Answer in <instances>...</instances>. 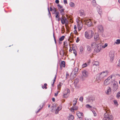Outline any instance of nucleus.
<instances>
[{
	"label": "nucleus",
	"mask_w": 120,
	"mask_h": 120,
	"mask_svg": "<svg viewBox=\"0 0 120 120\" xmlns=\"http://www.w3.org/2000/svg\"><path fill=\"white\" fill-rule=\"evenodd\" d=\"M62 19H61V22L63 24H64L65 22V21L64 19L62 17Z\"/></svg>",
	"instance_id": "obj_33"
},
{
	"label": "nucleus",
	"mask_w": 120,
	"mask_h": 120,
	"mask_svg": "<svg viewBox=\"0 0 120 120\" xmlns=\"http://www.w3.org/2000/svg\"><path fill=\"white\" fill-rule=\"evenodd\" d=\"M108 90L106 92V94H108L111 91V89L109 87H108Z\"/></svg>",
	"instance_id": "obj_26"
},
{
	"label": "nucleus",
	"mask_w": 120,
	"mask_h": 120,
	"mask_svg": "<svg viewBox=\"0 0 120 120\" xmlns=\"http://www.w3.org/2000/svg\"><path fill=\"white\" fill-rule=\"evenodd\" d=\"M86 47L87 50L89 52H90L91 51V47L90 45H87Z\"/></svg>",
	"instance_id": "obj_19"
},
{
	"label": "nucleus",
	"mask_w": 120,
	"mask_h": 120,
	"mask_svg": "<svg viewBox=\"0 0 120 120\" xmlns=\"http://www.w3.org/2000/svg\"><path fill=\"white\" fill-rule=\"evenodd\" d=\"M94 34L93 31L92 30H90L88 32H86L85 33V36L87 38L90 39L93 36Z\"/></svg>",
	"instance_id": "obj_3"
},
{
	"label": "nucleus",
	"mask_w": 120,
	"mask_h": 120,
	"mask_svg": "<svg viewBox=\"0 0 120 120\" xmlns=\"http://www.w3.org/2000/svg\"><path fill=\"white\" fill-rule=\"evenodd\" d=\"M114 52L113 51H110L109 53V56L110 58V60L111 61H112L114 59Z\"/></svg>",
	"instance_id": "obj_4"
},
{
	"label": "nucleus",
	"mask_w": 120,
	"mask_h": 120,
	"mask_svg": "<svg viewBox=\"0 0 120 120\" xmlns=\"http://www.w3.org/2000/svg\"><path fill=\"white\" fill-rule=\"evenodd\" d=\"M77 115L78 117L80 118L82 116L83 113L82 112H80L79 111H77Z\"/></svg>",
	"instance_id": "obj_15"
},
{
	"label": "nucleus",
	"mask_w": 120,
	"mask_h": 120,
	"mask_svg": "<svg viewBox=\"0 0 120 120\" xmlns=\"http://www.w3.org/2000/svg\"><path fill=\"white\" fill-rule=\"evenodd\" d=\"M64 9H61V10L60 9L59 10L60 11V13L62 12H63L64 11Z\"/></svg>",
	"instance_id": "obj_48"
},
{
	"label": "nucleus",
	"mask_w": 120,
	"mask_h": 120,
	"mask_svg": "<svg viewBox=\"0 0 120 120\" xmlns=\"http://www.w3.org/2000/svg\"><path fill=\"white\" fill-rule=\"evenodd\" d=\"M119 63L118 64V66L120 67V58L119 61Z\"/></svg>",
	"instance_id": "obj_52"
},
{
	"label": "nucleus",
	"mask_w": 120,
	"mask_h": 120,
	"mask_svg": "<svg viewBox=\"0 0 120 120\" xmlns=\"http://www.w3.org/2000/svg\"><path fill=\"white\" fill-rule=\"evenodd\" d=\"M69 77V75L68 73H66V79H68Z\"/></svg>",
	"instance_id": "obj_41"
},
{
	"label": "nucleus",
	"mask_w": 120,
	"mask_h": 120,
	"mask_svg": "<svg viewBox=\"0 0 120 120\" xmlns=\"http://www.w3.org/2000/svg\"><path fill=\"white\" fill-rule=\"evenodd\" d=\"M58 6L59 10H60V8H63V7L59 4L58 5Z\"/></svg>",
	"instance_id": "obj_40"
},
{
	"label": "nucleus",
	"mask_w": 120,
	"mask_h": 120,
	"mask_svg": "<svg viewBox=\"0 0 120 120\" xmlns=\"http://www.w3.org/2000/svg\"><path fill=\"white\" fill-rule=\"evenodd\" d=\"M89 99L90 101H93L95 100L94 98L93 97H90L89 98Z\"/></svg>",
	"instance_id": "obj_29"
},
{
	"label": "nucleus",
	"mask_w": 120,
	"mask_h": 120,
	"mask_svg": "<svg viewBox=\"0 0 120 120\" xmlns=\"http://www.w3.org/2000/svg\"><path fill=\"white\" fill-rule=\"evenodd\" d=\"M102 49L101 45H98L97 46V47L95 49V50L97 52H99Z\"/></svg>",
	"instance_id": "obj_9"
},
{
	"label": "nucleus",
	"mask_w": 120,
	"mask_h": 120,
	"mask_svg": "<svg viewBox=\"0 0 120 120\" xmlns=\"http://www.w3.org/2000/svg\"><path fill=\"white\" fill-rule=\"evenodd\" d=\"M114 102L115 105H117V102L116 100H114Z\"/></svg>",
	"instance_id": "obj_46"
},
{
	"label": "nucleus",
	"mask_w": 120,
	"mask_h": 120,
	"mask_svg": "<svg viewBox=\"0 0 120 120\" xmlns=\"http://www.w3.org/2000/svg\"><path fill=\"white\" fill-rule=\"evenodd\" d=\"M68 94V93H66L65 94H63V96L64 98H66V96L65 95H67Z\"/></svg>",
	"instance_id": "obj_49"
},
{
	"label": "nucleus",
	"mask_w": 120,
	"mask_h": 120,
	"mask_svg": "<svg viewBox=\"0 0 120 120\" xmlns=\"http://www.w3.org/2000/svg\"><path fill=\"white\" fill-rule=\"evenodd\" d=\"M55 3L57 4H58L59 3V0H56L55 1Z\"/></svg>",
	"instance_id": "obj_50"
},
{
	"label": "nucleus",
	"mask_w": 120,
	"mask_h": 120,
	"mask_svg": "<svg viewBox=\"0 0 120 120\" xmlns=\"http://www.w3.org/2000/svg\"><path fill=\"white\" fill-rule=\"evenodd\" d=\"M72 50H73V51L74 50H75L74 47H72Z\"/></svg>",
	"instance_id": "obj_64"
},
{
	"label": "nucleus",
	"mask_w": 120,
	"mask_h": 120,
	"mask_svg": "<svg viewBox=\"0 0 120 120\" xmlns=\"http://www.w3.org/2000/svg\"><path fill=\"white\" fill-rule=\"evenodd\" d=\"M78 107H73V108L71 109V111H73H73H74V110H77L78 109Z\"/></svg>",
	"instance_id": "obj_34"
},
{
	"label": "nucleus",
	"mask_w": 120,
	"mask_h": 120,
	"mask_svg": "<svg viewBox=\"0 0 120 120\" xmlns=\"http://www.w3.org/2000/svg\"><path fill=\"white\" fill-rule=\"evenodd\" d=\"M98 12V13L101 15L102 14V10L99 8H98L97 9Z\"/></svg>",
	"instance_id": "obj_23"
},
{
	"label": "nucleus",
	"mask_w": 120,
	"mask_h": 120,
	"mask_svg": "<svg viewBox=\"0 0 120 120\" xmlns=\"http://www.w3.org/2000/svg\"><path fill=\"white\" fill-rule=\"evenodd\" d=\"M94 40L95 41H97L99 39V34L98 33H95L94 36Z\"/></svg>",
	"instance_id": "obj_10"
},
{
	"label": "nucleus",
	"mask_w": 120,
	"mask_h": 120,
	"mask_svg": "<svg viewBox=\"0 0 120 120\" xmlns=\"http://www.w3.org/2000/svg\"><path fill=\"white\" fill-rule=\"evenodd\" d=\"M80 52H79V54H81L83 52V47L81 46L80 47Z\"/></svg>",
	"instance_id": "obj_20"
},
{
	"label": "nucleus",
	"mask_w": 120,
	"mask_h": 120,
	"mask_svg": "<svg viewBox=\"0 0 120 120\" xmlns=\"http://www.w3.org/2000/svg\"><path fill=\"white\" fill-rule=\"evenodd\" d=\"M70 5L71 7H73L75 5V4L71 2L70 3Z\"/></svg>",
	"instance_id": "obj_35"
},
{
	"label": "nucleus",
	"mask_w": 120,
	"mask_h": 120,
	"mask_svg": "<svg viewBox=\"0 0 120 120\" xmlns=\"http://www.w3.org/2000/svg\"><path fill=\"white\" fill-rule=\"evenodd\" d=\"M82 77L87 78L88 75V72L86 70H84L82 72Z\"/></svg>",
	"instance_id": "obj_6"
},
{
	"label": "nucleus",
	"mask_w": 120,
	"mask_h": 120,
	"mask_svg": "<svg viewBox=\"0 0 120 120\" xmlns=\"http://www.w3.org/2000/svg\"><path fill=\"white\" fill-rule=\"evenodd\" d=\"M85 120H91L90 119H88L87 118H85Z\"/></svg>",
	"instance_id": "obj_58"
},
{
	"label": "nucleus",
	"mask_w": 120,
	"mask_h": 120,
	"mask_svg": "<svg viewBox=\"0 0 120 120\" xmlns=\"http://www.w3.org/2000/svg\"><path fill=\"white\" fill-rule=\"evenodd\" d=\"M53 37H54V41H55V40H56L55 38V37L54 36V33L53 34Z\"/></svg>",
	"instance_id": "obj_61"
},
{
	"label": "nucleus",
	"mask_w": 120,
	"mask_h": 120,
	"mask_svg": "<svg viewBox=\"0 0 120 120\" xmlns=\"http://www.w3.org/2000/svg\"><path fill=\"white\" fill-rule=\"evenodd\" d=\"M44 86L42 85V87L43 89H44L45 88V89H46L47 88V87H46L47 86V84L46 83H45L44 84Z\"/></svg>",
	"instance_id": "obj_30"
},
{
	"label": "nucleus",
	"mask_w": 120,
	"mask_h": 120,
	"mask_svg": "<svg viewBox=\"0 0 120 120\" xmlns=\"http://www.w3.org/2000/svg\"><path fill=\"white\" fill-rule=\"evenodd\" d=\"M74 32L75 34H76L77 33V31L76 30H75L74 31Z\"/></svg>",
	"instance_id": "obj_62"
},
{
	"label": "nucleus",
	"mask_w": 120,
	"mask_h": 120,
	"mask_svg": "<svg viewBox=\"0 0 120 120\" xmlns=\"http://www.w3.org/2000/svg\"><path fill=\"white\" fill-rule=\"evenodd\" d=\"M48 12H49V15H50L51 13H50V12L49 11V7L48 8Z\"/></svg>",
	"instance_id": "obj_56"
},
{
	"label": "nucleus",
	"mask_w": 120,
	"mask_h": 120,
	"mask_svg": "<svg viewBox=\"0 0 120 120\" xmlns=\"http://www.w3.org/2000/svg\"><path fill=\"white\" fill-rule=\"evenodd\" d=\"M103 120H112L113 119L112 116L107 112L104 115Z\"/></svg>",
	"instance_id": "obj_1"
},
{
	"label": "nucleus",
	"mask_w": 120,
	"mask_h": 120,
	"mask_svg": "<svg viewBox=\"0 0 120 120\" xmlns=\"http://www.w3.org/2000/svg\"><path fill=\"white\" fill-rule=\"evenodd\" d=\"M52 11H54V13H55V12H57L56 11V8H54L53 9H52Z\"/></svg>",
	"instance_id": "obj_47"
},
{
	"label": "nucleus",
	"mask_w": 120,
	"mask_h": 120,
	"mask_svg": "<svg viewBox=\"0 0 120 120\" xmlns=\"http://www.w3.org/2000/svg\"><path fill=\"white\" fill-rule=\"evenodd\" d=\"M61 85L60 84H59V85H58L57 86V87H58V89L60 90L61 88Z\"/></svg>",
	"instance_id": "obj_44"
},
{
	"label": "nucleus",
	"mask_w": 120,
	"mask_h": 120,
	"mask_svg": "<svg viewBox=\"0 0 120 120\" xmlns=\"http://www.w3.org/2000/svg\"><path fill=\"white\" fill-rule=\"evenodd\" d=\"M79 41V39L78 38H77V39L76 40V42H78Z\"/></svg>",
	"instance_id": "obj_54"
},
{
	"label": "nucleus",
	"mask_w": 120,
	"mask_h": 120,
	"mask_svg": "<svg viewBox=\"0 0 120 120\" xmlns=\"http://www.w3.org/2000/svg\"><path fill=\"white\" fill-rule=\"evenodd\" d=\"M92 4L94 6H96L97 4L95 0H93L92 1Z\"/></svg>",
	"instance_id": "obj_27"
},
{
	"label": "nucleus",
	"mask_w": 120,
	"mask_h": 120,
	"mask_svg": "<svg viewBox=\"0 0 120 120\" xmlns=\"http://www.w3.org/2000/svg\"><path fill=\"white\" fill-rule=\"evenodd\" d=\"M97 44L96 43V42H93L91 43V46L92 47H95L97 45Z\"/></svg>",
	"instance_id": "obj_24"
},
{
	"label": "nucleus",
	"mask_w": 120,
	"mask_h": 120,
	"mask_svg": "<svg viewBox=\"0 0 120 120\" xmlns=\"http://www.w3.org/2000/svg\"><path fill=\"white\" fill-rule=\"evenodd\" d=\"M76 29H77L76 26V25H75L74 26V29L75 30H76Z\"/></svg>",
	"instance_id": "obj_55"
},
{
	"label": "nucleus",
	"mask_w": 120,
	"mask_h": 120,
	"mask_svg": "<svg viewBox=\"0 0 120 120\" xmlns=\"http://www.w3.org/2000/svg\"><path fill=\"white\" fill-rule=\"evenodd\" d=\"M82 26V22H80L78 24L77 27L79 31H80L81 29Z\"/></svg>",
	"instance_id": "obj_14"
},
{
	"label": "nucleus",
	"mask_w": 120,
	"mask_h": 120,
	"mask_svg": "<svg viewBox=\"0 0 120 120\" xmlns=\"http://www.w3.org/2000/svg\"><path fill=\"white\" fill-rule=\"evenodd\" d=\"M62 66L63 67H65V63L64 61H63L61 62L60 66V68H61V69L62 68Z\"/></svg>",
	"instance_id": "obj_17"
},
{
	"label": "nucleus",
	"mask_w": 120,
	"mask_h": 120,
	"mask_svg": "<svg viewBox=\"0 0 120 120\" xmlns=\"http://www.w3.org/2000/svg\"><path fill=\"white\" fill-rule=\"evenodd\" d=\"M99 64V62L98 61H96L95 62L94 64V65L96 66H98Z\"/></svg>",
	"instance_id": "obj_38"
},
{
	"label": "nucleus",
	"mask_w": 120,
	"mask_h": 120,
	"mask_svg": "<svg viewBox=\"0 0 120 120\" xmlns=\"http://www.w3.org/2000/svg\"><path fill=\"white\" fill-rule=\"evenodd\" d=\"M44 104H42L40 106H39L40 108L38 110V111L36 112V113H37L40 110L42 109V107H43V106L44 105Z\"/></svg>",
	"instance_id": "obj_18"
},
{
	"label": "nucleus",
	"mask_w": 120,
	"mask_h": 120,
	"mask_svg": "<svg viewBox=\"0 0 120 120\" xmlns=\"http://www.w3.org/2000/svg\"><path fill=\"white\" fill-rule=\"evenodd\" d=\"M55 13L56 14V18H58L59 17V16L58 15H59V13L57 11Z\"/></svg>",
	"instance_id": "obj_32"
},
{
	"label": "nucleus",
	"mask_w": 120,
	"mask_h": 120,
	"mask_svg": "<svg viewBox=\"0 0 120 120\" xmlns=\"http://www.w3.org/2000/svg\"><path fill=\"white\" fill-rule=\"evenodd\" d=\"M112 78V76L111 75L108 77L104 82V84L105 85H107L109 83V81L110 79Z\"/></svg>",
	"instance_id": "obj_5"
},
{
	"label": "nucleus",
	"mask_w": 120,
	"mask_h": 120,
	"mask_svg": "<svg viewBox=\"0 0 120 120\" xmlns=\"http://www.w3.org/2000/svg\"><path fill=\"white\" fill-rule=\"evenodd\" d=\"M68 118L69 120H73L74 119V117L73 115H70Z\"/></svg>",
	"instance_id": "obj_21"
},
{
	"label": "nucleus",
	"mask_w": 120,
	"mask_h": 120,
	"mask_svg": "<svg viewBox=\"0 0 120 120\" xmlns=\"http://www.w3.org/2000/svg\"><path fill=\"white\" fill-rule=\"evenodd\" d=\"M64 4H67V0H64Z\"/></svg>",
	"instance_id": "obj_51"
},
{
	"label": "nucleus",
	"mask_w": 120,
	"mask_h": 120,
	"mask_svg": "<svg viewBox=\"0 0 120 120\" xmlns=\"http://www.w3.org/2000/svg\"><path fill=\"white\" fill-rule=\"evenodd\" d=\"M120 97V91L118 92L116 94V97L117 98H119Z\"/></svg>",
	"instance_id": "obj_28"
},
{
	"label": "nucleus",
	"mask_w": 120,
	"mask_h": 120,
	"mask_svg": "<svg viewBox=\"0 0 120 120\" xmlns=\"http://www.w3.org/2000/svg\"><path fill=\"white\" fill-rule=\"evenodd\" d=\"M61 109V107H58L57 109H56L55 112V113L56 114H57L58 113V112Z\"/></svg>",
	"instance_id": "obj_22"
},
{
	"label": "nucleus",
	"mask_w": 120,
	"mask_h": 120,
	"mask_svg": "<svg viewBox=\"0 0 120 120\" xmlns=\"http://www.w3.org/2000/svg\"><path fill=\"white\" fill-rule=\"evenodd\" d=\"M65 36H62L59 39V40L60 41H62L64 38Z\"/></svg>",
	"instance_id": "obj_31"
},
{
	"label": "nucleus",
	"mask_w": 120,
	"mask_h": 120,
	"mask_svg": "<svg viewBox=\"0 0 120 120\" xmlns=\"http://www.w3.org/2000/svg\"><path fill=\"white\" fill-rule=\"evenodd\" d=\"M86 107L87 108H92V107L88 104L86 105Z\"/></svg>",
	"instance_id": "obj_39"
},
{
	"label": "nucleus",
	"mask_w": 120,
	"mask_h": 120,
	"mask_svg": "<svg viewBox=\"0 0 120 120\" xmlns=\"http://www.w3.org/2000/svg\"><path fill=\"white\" fill-rule=\"evenodd\" d=\"M73 53L75 54V56H76L77 55V53L76 51L75 50H74L73 51Z\"/></svg>",
	"instance_id": "obj_43"
},
{
	"label": "nucleus",
	"mask_w": 120,
	"mask_h": 120,
	"mask_svg": "<svg viewBox=\"0 0 120 120\" xmlns=\"http://www.w3.org/2000/svg\"><path fill=\"white\" fill-rule=\"evenodd\" d=\"M50 11H52V8L51 7H50Z\"/></svg>",
	"instance_id": "obj_59"
},
{
	"label": "nucleus",
	"mask_w": 120,
	"mask_h": 120,
	"mask_svg": "<svg viewBox=\"0 0 120 120\" xmlns=\"http://www.w3.org/2000/svg\"><path fill=\"white\" fill-rule=\"evenodd\" d=\"M112 83V90L114 91H116L118 88V84L117 82L115 80H113Z\"/></svg>",
	"instance_id": "obj_2"
},
{
	"label": "nucleus",
	"mask_w": 120,
	"mask_h": 120,
	"mask_svg": "<svg viewBox=\"0 0 120 120\" xmlns=\"http://www.w3.org/2000/svg\"><path fill=\"white\" fill-rule=\"evenodd\" d=\"M82 66V67L83 68L86 67L87 66V65L86 63H85V64H83Z\"/></svg>",
	"instance_id": "obj_37"
},
{
	"label": "nucleus",
	"mask_w": 120,
	"mask_h": 120,
	"mask_svg": "<svg viewBox=\"0 0 120 120\" xmlns=\"http://www.w3.org/2000/svg\"><path fill=\"white\" fill-rule=\"evenodd\" d=\"M79 81V79H76L75 80V82H76V83H77V82H78Z\"/></svg>",
	"instance_id": "obj_53"
},
{
	"label": "nucleus",
	"mask_w": 120,
	"mask_h": 120,
	"mask_svg": "<svg viewBox=\"0 0 120 120\" xmlns=\"http://www.w3.org/2000/svg\"><path fill=\"white\" fill-rule=\"evenodd\" d=\"M52 100L53 101H55V99L54 98H53L52 99Z\"/></svg>",
	"instance_id": "obj_63"
},
{
	"label": "nucleus",
	"mask_w": 120,
	"mask_h": 120,
	"mask_svg": "<svg viewBox=\"0 0 120 120\" xmlns=\"http://www.w3.org/2000/svg\"><path fill=\"white\" fill-rule=\"evenodd\" d=\"M56 75L55 76V78L54 79L53 81V83H54L56 81Z\"/></svg>",
	"instance_id": "obj_45"
},
{
	"label": "nucleus",
	"mask_w": 120,
	"mask_h": 120,
	"mask_svg": "<svg viewBox=\"0 0 120 120\" xmlns=\"http://www.w3.org/2000/svg\"><path fill=\"white\" fill-rule=\"evenodd\" d=\"M77 99V98H75V99L73 100V106H74L76 104Z\"/></svg>",
	"instance_id": "obj_25"
},
{
	"label": "nucleus",
	"mask_w": 120,
	"mask_h": 120,
	"mask_svg": "<svg viewBox=\"0 0 120 120\" xmlns=\"http://www.w3.org/2000/svg\"><path fill=\"white\" fill-rule=\"evenodd\" d=\"M104 45L106 47L107 46L108 44L107 43H106Z\"/></svg>",
	"instance_id": "obj_60"
},
{
	"label": "nucleus",
	"mask_w": 120,
	"mask_h": 120,
	"mask_svg": "<svg viewBox=\"0 0 120 120\" xmlns=\"http://www.w3.org/2000/svg\"><path fill=\"white\" fill-rule=\"evenodd\" d=\"M79 69L77 68H75L74 70L72 72L70 76V77L71 76L72 74H74L75 75V76L76 75V74H77L78 72Z\"/></svg>",
	"instance_id": "obj_8"
},
{
	"label": "nucleus",
	"mask_w": 120,
	"mask_h": 120,
	"mask_svg": "<svg viewBox=\"0 0 120 120\" xmlns=\"http://www.w3.org/2000/svg\"><path fill=\"white\" fill-rule=\"evenodd\" d=\"M84 21L85 22L86 24L89 27L92 24V22L91 21V20L90 19H85L84 20Z\"/></svg>",
	"instance_id": "obj_7"
},
{
	"label": "nucleus",
	"mask_w": 120,
	"mask_h": 120,
	"mask_svg": "<svg viewBox=\"0 0 120 120\" xmlns=\"http://www.w3.org/2000/svg\"><path fill=\"white\" fill-rule=\"evenodd\" d=\"M79 12L80 16L83 17L85 15L84 11L83 10L81 9L79 10Z\"/></svg>",
	"instance_id": "obj_12"
},
{
	"label": "nucleus",
	"mask_w": 120,
	"mask_h": 120,
	"mask_svg": "<svg viewBox=\"0 0 120 120\" xmlns=\"http://www.w3.org/2000/svg\"><path fill=\"white\" fill-rule=\"evenodd\" d=\"M98 31L99 32H102L103 31V27L101 25H99L98 27Z\"/></svg>",
	"instance_id": "obj_13"
},
{
	"label": "nucleus",
	"mask_w": 120,
	"mask_h": 120,
	"mask_svg": "<svg viewBox=\"0 0 120 120\" xmlns=\"http://www.w3.org/2000/svg\"><path fill=\"white\" fill-rule=\"evenodd\" d=\"M101 74L97 75L96 76V79L97 80H99L102 79V78L101 77Z\"/></svg>",
	"instance_id": "obj_16"
},
{
	"label": "nucleus",
	"mask_w": 120,
	"mask_h": 120,
	"mask_svg": "<svg viewBox=\"0 0 120 120\" xmlns=\"http://www.w3.org/2000/svg\"><path fill=\"white\" fill-rule=\"evenodd\" d=\"M60 13L61 14L63 15H64V11L63 12H61Z\"/></svg>",
	"instance_id": "obj_57"
},
{
	"label": "nucleus",
	"mask_w": 120,
	"mask_h": 120,
	"mask_svg": "<svg viewBox=\"0 0 120 120\" xmlns=\"http://www.w3.org/2000/svg\"><path fill=\"white\" fill-rule=\"evenodd\" d=\"M116 43L117 44H118L120 43V40L117 39L116 40Z\"/></svg>",
	"instance_id": "obj_36"
},
{
	"label": "nucleus",
	"mask_w": 120,
	"mask_h": 120,
	"mask_svg": "<svg viewBox=\"0 0 120 120\" xmlns=\"http://www.w3.org/2000/svg\"><path fill=\"white\" fill-rule=\"evenodd\" d=\"M83 98L81 96V97L79 98V100L81 101L82 102H83Z\"/></svg>",
	"instance_id": "obj_42"
},
{
	"label": "nucleus",
	"mask_w": 120,
	"mask_h": 120,
	"mask_svg": "<svg viewBox=\"0 0 120 120\" xmlns=\"http://www.w3.org/2000/svg\"><path fill=\"white\" fill-rule=\"evenodd\" d=\"M100 74L101 75V77L102 78H103L107 75L108 74V72L107 71L102 72Z\"/></svg>",
	"instance_id": "obj_11"
}]
</instances>
